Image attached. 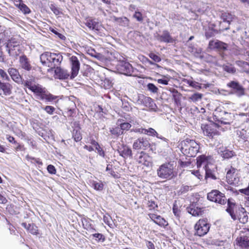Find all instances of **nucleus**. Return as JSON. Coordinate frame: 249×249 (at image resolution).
Wrapping results in <instances>:
<instances>
[{
    "label": "nucleus",
    "mask_w": 249,
    "mask_h": 249,
    "mask_svg": "<svg viewBox=\"0 0 249 249\" xmlns=\"http://www.w3.org/2000/svg\"><path fill=\"white\" fill-rule=\"evenodd\" d=\"M113 19L120 25L124 27H128L129 24V19L126 17L117 18L113 17Z\"/></svg>",
    "instance_id": "cd10ccee"
},
{
    "label": "nucleus",
    "mask_w": 249,
    "mask_h": 249,
    "mask_svg": "<svg viewBox=\"0 0 249 249\" xmlns=\"http://www.w3.org/2000/svg\"><path fill=\"white\" fill-rule=\"evenodd\" d=\"M133 17L139 22H142L143 20L142 14L139 11H135Z\"/></svg>",
    "instance_id": "49530a36"
},
{
    "label": "nucleus",
    "mask_w": 249,
    "mask_h": 249,
    "mask_svg": "<svg viewBox=\"0 0 249 249\" xmlns=\"http://www.w3.org/2000/svg\"><path fill=\"white\" fill-rule=\"evenodd\" d=\"M19 62L22 68L27 71H29L31 69L30 64L25 55H22L20 57Z\"/></svg>",
    "instance_id": "c85d7f7f"
},
{
    "label": "nucleus",
    "mask_w": 249,
    "mask_h": 249,
    "mask_svg": "<svg viewBox=\"0 0 249 249\" xmlns=\"http://www.w3.org/2000/svg\"><path fill=\"white\" fill-rule=\"evenodd\" d=\"M155 37L157 40L160 42L165 43H173L174 42V39L169 33L166 30L163 31L161 35L158 34Z\"/></svg>",
    "instance_id": "f3484780"
},
{
    "label": "nucleus",
    "mask_w": 249,
    "mask_h": 249,
    "mask_svg": "<svg viewBox=\"0 0 249 249\" xmlns=\"http://www.w3.org/2000/svg\"><path fill=\"white\" fill-rule=\"evenodd\" d=\"M218 127V125L215 123L203 125L201 126L204 134L210 138L219 135V132L217 130Z\"/></svg>",
    "instance_id": "6e6552de"
},
{
    "label": "nucleus",
    "mask_w": 249,
    "mask_h": 249,
    "mask_svg": "<svg viewBox=\"0 0 249 249\" xmlns=\"http://www.w3.org/2000/svg\"><path fill=\"white\" fill-rule=\"evenodd\" d=\"M199 148V144L195 140L186 139L181 142V151L188 157H195Z\"/></svg>",
    "instance_id": "f257e3e1"
},
{
    "label": "nucleus",
    "mask_w": 249,
    "mask_h": 249,
    "mask_svg": "<svg viewBox=\"0 0 249 249\" xmlns=\"http://www.w3.org/2000/svg\"><path fill=\"white\" fill-rule=\"evenodd\" d=\"M0 76L4 80L7 81H10V78L7 73L2 69H0Z\"/></svg>",
    "instance_id": "de8ad7c7"
},
{
    "label": "nucleus",
    "mask_w": 249,
    "mask_h": 249,
    "mask_svg": "<svg viewBox=\"0 0 249 249\" xmlns=\"http://www.w3.org/2000/svg\"><path fill=\"white\" fill-rule=\"evenodd\" d=\"M43 109L46 111V112L52 115L54 111H55V108L53 107V106H47L43 108Z\"/></svg>",
    "instance_id": "8fccbe9b"
},
{
    "label": "nucleus",
    "mask_w": 249,
    "mask_h": 249,
    "mask_svg": "<svg viewBox=\"0 0 249 249\" xmlns=\"http://www.w3.org/2000/svg\"><path fill=\"white\" fill-rule=\"evenodd\" d=\"M147 206L149 210H155V208H158L157 204L153 200H148L147 203Z\"/></svg>",
    "instance_id": "a18cd8bd"
},
{
    "label": "nucleus",
    "mask_w": 249,
    "mask_h": 249,
    "mask_svg": "<svg viewBox=\"0 0 249 249\" xmlns=\"http://www.w3.org/2000/svg\"><path fill=\"white\" fill-rule=\"evenodd\" d=\"M149 56L155 62H159L161 61L160 57L154 53H150Z\"/></svg>",
    "instance_id": "864d4df0"
},
{
    "label": "nucleus",
    "mask_w": 249,
    "mask_h": 249,
    "mask_svg": "<svg viewBox=\"0 0 249 249\" xmlns=\"http://www.w3.org/2000/svg\"><path fill=\"white\" fill-rule=\"evenodd\" d=\"M26 159L28 160L31 161L32 163H36L39 165L38 169L40 171L42 169V168H41L40 165H42V163L41 161L39 159L35 158L34 157H30L28 155L26 156Z\"/></svg>",
    "instance_id": "f704fd0d"
},
{
    "label": "nucleus",
    "mask_w": 249,
    "mask_h": 249,
    "mask_svg": "<svg viewBox=\"0 0 249 249\" xmlns=\"http://www.w3.org/2000/svg\"><path fill=\"white\" fill-rule=\"evenodd\" d=\"M214 36V31L213 29H209L205 32V36L208 39L213 36Z\"/></svg>",
    "instance_id": "4d7b16f0"
},
{
    "label": "nucleus",
    "mask_w": 249,
    "mask_h": 249,
    "mask_svg": "<svg viewBox=\"0 0 249 249\" xmlns=\"http://www.w3.org/2000/svg\"><path fill=\"white\" fill-rule=\"evenodd\" d=\"M159 177L162 179H170L174 175L173 172H157Z\"/></svg>",
    "instance_id": "473e14b6"
},
{
    "label": "nucleus",
    "mask_w": 249,
    "mask_h": 249,
    "mask_svg": "<svg viewBox=\"0 0 249 249\" xmlns=\"http://www.w3.org/2000/svg\"><path fill=\"white\" fill-rule=\"evenodd\" d=\"M234 172H227L226 178L229 180V183L230 184H234V180L232 179L231 176L233 175Z\"/></svg>",
    "instance_id": "6e6d98bb"
},
{
    "label": "nucleus",
    "mask_w": 249,
    "mask_h": 249,
    "mask_svg": "<svg viewBox=\"0 0 249 249\" xmlns=\"http://www.w3.org/2000/svg\"><path fill=\"white\" fill-rule=\"evenodd\" d=\"M144 134H146V135H149V136H156L157 138H159V134H158V133L156 132V131L152 128H149L148 129H145V130H144Z\"/></svg>",
    "instance_id": "58836bf2"
},
{
    "label": "nucleus",
    "mask_w": 249,
    "mask_h": 249,
    "mask_svg": "<svg viewBox=\"0 0 249 249\" xmlns=\"http://www.w3.org/2000/svg\"><path fill=\"white\" fill-rule=\"evenodd\" d=\"M58 97L51 93H46L45 100L48 102H52L55 100Z\"/></svg>",
    "instance_id": "603ef678"
},
{
    "label": "nucleus",
    "mask_w": 249,
    "mask_h": 249,
    "mask_svg": "<svg viewBox=\"0 0 249 249\" xmlns=\"http://www.w3.org/2000/svg\"><path fill=\"white\" fill-rule=\"evenodd\" d=\"M110 132L112 135L115 136H119L123 133L119 126L110 128Z\"/></svg>",
    "instance_id": "79ce46f5"
},
{
    "label": "nucleus",
    "mask_w": 249,
    "mask_h": 249,
    "mask_svg": "<svg viewBox=\"0 0 249 249\" xmlns=\"http://www.w3.org/2000/svg\"><path fill=\"white\" fill-rule=\"evenodd\" d=\"M147 88L149 90L152 92L153 93H157L158 90V88L152 83H149L147 85Z\"/></svg>",
    "instance_id": "09e8293b"
},
{
    "label": "nucleus",
    "mask_w": 249,
    "mask_h": 249,
    "mask_svg": "<svg viewBox=\"0 0 249 249\" xmlns=\"http://www.w3.org/2000/svg\"><path fill=\"white\" fill-rule=\"evenodd\" d=\"M50 58L52 63L51 68L53 69L58 67L63 60V56L60 53H52Z\"/></svg>",
    "instance_id": "6ab92c4d"
},
{
    "label": "nucleus",
    "mask_w": 249,
    "mask_h": 249,
    "mask_svg": "<svg viewBox=\"0 0 249 249\" xmlns=\"http://www.w3.org/2000/svg\"><path fill=\"white\" fill-rule=\"evenodd\" d=\"M50 9L54 13V14H55L56 15H58L60 13L57 7H56L54 5L52 4L50 6Z\"/></svg>",
    "instance_id": "680f3d73"
},
{
    "label": "nucleus",
    "mask_w": 249,
    "mask_h": 249,
    "mask_svg": "<svg viewBox=\"0 0 249 249\" xmlns=\"http://www.w3.org/2000/svg\"><path fill=\"white\" fill-rule=\"evenodd\" d=\"M54 76L55 78L59 79H66L71 77V75L67 70L62 69L60 67L56 68L54 71Z\"/></svg>",
    "instance_id": "a211bd4d"
},
{
    "label": "nucleus",
    "mask_w": 249,
    "mask_h": 249,
    "mask_svg": "<svg viewBox=\"0 0 249 249\" xmlns=\"http://www.w3.org/2000/svg\"><path fill=\"white\" fill-rule=\"evenodd\" d=\"M233 153L232 151L226 150L223 153V157L225 159H228L233 156Z\"/></svg>",
    "instance_id": "5fc2aeb1"
},
{
    "label": "nucleus",
    "mask_w": 249,
    "mask_h": 249,
    "mask_svg": "<svg viewBox=\"0 0 249 249\" xmlns=\"http://www.w3.org/2000/svg\"><path fill=\"white\" fill-rule=\"evenodd\" d=\"M117 71L126 75H131L133 68L131 65L125 61H119L116 66Z\"/></svg>",
    "instance_id": "423d86ee"
},
{
    "label": "nucleus",
    "mask_w": 249,
    "mask_h": 249,
    "mask_svg": "<svg viewBox=\"0 0 249 249\" xmlns=\"http://www.w3.org/2000/svg\"><path fill=\"white\" fill-rule=\"evenodd\" d=\"M42 89V88L39 86L34 85H31L29 89H30L32 91L34 92L35 94H36V93L39 92V91Z\"/></svg>",
    "instance_id": "3c124183"
},
{
    "label": "nucleus",
    "mask_w": 249,
    "mask_h": 249,
    "mask_svg": "<svg viewBox=\"0 0 249 249\" xmlns=\"http://www.w3.org/2000/svg\"><path fill=\"white\" fill-rule=\"evenodd\" d=\"M187 209L189 213L195 216L202 215L203 213V208L196 206L194 204L191 205Z\"/></svg>",
    "instance_id": "aec40b11"
},
{
    "label": "nucleus",
    "mask_w": 249,
    "mask_h": 249,
    "mask_svg": "<svg viewBox=\"0 0 249 249\" xmlns=\"http://www.w3.org/2000/svg\"><path fill=\"white\" fill-rule=\"evenodd\" d=\"M39 92L36 94L37 99L44 100H45L46 97V92L43 89H42L39 91Z\"/></svg>",
    "instance_id": "c03bdc74"
},
{
    "label": "nucleus",
    "mask_w": 249,
    "mask_h": 249,
    "mask_svg": "<svg viewBox=\"0 0 249 249\" xmlns=\"http://www.w3.org/2000/svg\"><path fill=\"white\" fill-rule=\"evenodd\" d=\"M177 166V162L174 160H170L162 164L157 171H173Z\"/></svg>",
    "instance_id": "dca6fc26"
},
{
    "label": "nucleus",
    "mask_w": 249,
    "mask_h": 249,
    "mask_svg": "<svg viewBox=\"0 0 249 249\" xmlns=\"http://www.w3.org/2000/svg\"><path fill=\"white\" fill-rule=\"evenodd\" d=\"M186 81L187 84L196 89H201V85L196 81L190 80H186Z\"/></svg>",
    "instance_id": "4c0bfd02"
},
{
    "label": "nucleus",
    "mask_w": 249,
    "mask_h": 249,
    "mask_svg": "<svg viewBox=\"0 0 249 249\" xmlns=\"http://www.w3.org/2000/svg\"><path fill=\"white\" fill-rule=\"evenodd\" d=\"M7 51L10 56L16 57L20 53V46L19 43L11 39L9 40L6 45Z\"/></svg>",
    "instance_id": "0eeeda50"
},
{
    "label": "nucleus",
    "mask_w": 249,
    "mask_h": 249,
    "mask_svg": "<svg viewBox=\"0 0 249 249\" xmlns=\"http://www.w3.org/2000/svg\"><path fill=\"white\" fill-rule=\"evenodd\" d=\"M122 107L125 111H129L131 110V107L129 103L125 100H122Z\"/></svg>",
    "instance_id": "a19ab883"
},
{
    "label": "nucleus",
    "mask_w": 249,
    "mask_h": 249,
    "mask_svg": "<svg viewBox=\"0 0 249 249\" xmlns=\"http://www.w3.org/2000/svg\"><path fill=\"white\" fill-rule=\"evenodd\" d=\"M85 24L90 29L95 30H99V24L95 19H88L86 20Z\"/></svg>",
    "instance_id": "bb28decb"
},
{
    "label": "nucleus",
    "mask_w": 249,
    "mask_h": 249,
    "mask_svg": "<svg viewBox=\"0 0 249 249\" xmlns=\"http://www.w3.org/2000/svg\"><path fill=\"white\" fill-rule=\"evenodd\" d=\"M223 68L225 71L229 73L233 74L236 71L235 68L231 64L224 65L223 66Z\"/></svg>",
    "instance_id": "72a5a7b5"
},
{
    "label": "nucleus",
    "mask_w": 249,
    "mask_h": 249,
    "mask_svg": "<svg viewBox=\"0 0 249 249\" xmlns=\"http://www.w3.org/2000/svg\"><path fill=\"white\" fill-rule=\"evenodd\" d=\"M208 158L205 155L198 156L196 159V164L197 168L203 166L206 172L211 171V170L208 167Z\"/></svg>",
    "instance_id": "2eb2a0df"
},
{
    "label": "nucleus",
    "mask_w": 249,
    "mask_h": 249,
    "mask_svg": "<svg viewBox=\"0 0 249 249\" xmlns=\"http://www.w3.org/2000/svg\"><path fill=\"white\" fill-rule=\"evenodd\" d=\"M18 8L25 14H29L31 12L28 7L24 3L22 4H19Z\"/></svg>",
    "instance_id": "37998d69"
},
{
    "label": "nucleus",
    "mask_w": 249,
    "mask_h": 249,
    "mask_svg": "<svg viewBox=\"0 0 249 249\" xmlns=\"http://www.w3.org/2000/svg\"><path fill=\"white\" fill-rule=\"evenodd\" d=\"M224 114L227 115V117H225V118H222L221 120L218 121L219 122H220L221 124H230V122L231 121V113H229L227 112H224Z\"/></svg>",
    "instance_id": "7c9ffc66"
},
{
    "label": "nucleus",
    "mask_w": 249,
    "mask_h": 249,
    "mask_svg": "<svg viewBox=\"0 0 249 249\" xmlns=\"http://www.w3.org/2000/svg\"><path fill=\"white\" fill-rule=\"evenodd\" d=\"M157 81L159 84H161L164 85H167L168 84V80L165 78L159 79H158Z\"/></svg>",
    "instance_id": "69168bd1"
},
{
    "label": "nucleus",
    "mask_w": 249,
    "mask_h": 249,
    "mask_svg": "<svg viewBox=\"0 0 249 249\" xmlns=\"http://www.w3.org/2000/svg\"><path fill=\"white\" fill-rule=\"evenodd\" d=\"M221 19L226 24V26H223V29H229L231 21L235 19L236 17L231 14V13L228 12L222 13L220 16Z\"/></svg>",
    "instance_id": "f8f14e48"
},
{
    "label": "nucleus",
    "mask_w": 249,
    "mask_h": 249,
    "mask_svg": "<svg viewBox=\"0 0 249 249\" xmlns=\"http://www.w3.org/2000/svg\"><path fill=\"white\" fill-rule=\"evenodd\" d=\"M238 219L241 223H246L248 221V216L247 213L239 214Z\"/></svg>",
    "instance_id": "ea45409f"
},
{
    "label": "nucleus",
    "mask_w": 249,
    "mask_h": 249,
    "mask_svg": "<svg viewBox=\"0 0 249 249\" xmlns=\"http://www.w3.org/2000/svg\"><path fill=\"white\" fill-rule=\"evenodd\" d=\"M208 178H211L213 179H216V177L212 174V172H205V179Z\"/></svg>",
    "instance_id": "338daca9"
},
{
    "label": "nucleus",
    "mask_w": 249,
    "mask_h": 249,
    "mask_svg": "<svg viewBox=\"0 0 249 249\" xmlns=\"http://www.w3.org/2000/svg\"><path fill=\"white\" fill-rule=\"evenodd\" d=\"M22 226L25 228L31 234L36 235L38 234V228L34 224H27L23 222L21 224Z\"/></svg>",
    "instance_id": "a878e982"
},
{
    "label": "nucleus",
    "mask_w": 249,
    "mask_h": 249,
    "mask_svg": "<svg viewBox=\"0 0 249 249\" xmlns=\"http://www.w3.org/2000/svg\"><path fill=\"white\" fill-rule=\"evenodd\" d=\"M91 184L92 186L94 188V189L97 191H102L104 188V184L103 183L99 181H91Z\"/></svg>",
    "instance_id": "2f4dec72"
},
{
    "label": "nucleus",
    "mask_w": 249,
    "mask_h": 249,
    "mask_svg": "<svg viewBox=\"0 0 249 249\" xmlns=\"http://www.w3.org/2000/svg\"><path fill=\"white\" fill-rule=\"evenodd\" d=\"M239 192L243 194L249 196V184L247 187L239 190Z\"/></svg>",
    "instance_id": "bf43d9fd"
},
{
    "label": "nucleus",
    "mask_w": 249,
    "mask_h": 249,
    "mask_svg": "<svg viewBox=\"0 0 249 249\" xmlns=\"http://www.w3.org/2000/svg\"><path fill=\"white\" fill-rule=\"evenodd\" d=\"M74 140L76 142H79L82 139V137L80 133H77L76 131V134L73 136Z\"/></svg>",
    "instance_id": "774afa93"
},
{
    "label": "nucleus",
    "mask_w": 249,
    "mask_h": 249,
    "mask_svg": "<svg viewBox=\"0 0 249 249\" xmlns=\"http://www.w3.org/2000/svg\"><path fill=\"white\" fill-rule=\"evenodd\" d=\"M92 236L95 237L98 241L102 240V241L103 242L105 241V238L103 235L101 233H95L93 234Z\"/></svg>",
    "instance_id": "13d9d810"
},
{
    "label": "nucleus",
    "mask_w": 249,
    "mask_h": 249,
    "mask_svg": "<svg viewBox=\"0 0 249 249\" xmlns=\"http://www.w3.org/2000/svg\"><path fill=\"white\" fill-rule=\"evenodd\" d=\"M136 102L138 104L143 105L148 107L151 110H156L157 108V107L153 99L143 94H139L138 95Z\"/></svg>",
    "instance_id": "39448f33"
},
{
    "label": "nucleus",
    "mask_w": 249,
    "mask_h": 249,
    "mask_svg": "<svg viewBox=\"0 0 249 249\" xmlns=\"http://www.w3.org/2000/svg\"><path fill=\"white\" fill-rule=\"evenodd\" d=\"M227 85L233 90V92L237 96L240 97L245 94L244 89L238 82L232 81L228 83Z\"/></svg>",
    "instance_id": "1a4fd4ad"
},
{
    "label": "nucleus",
    "mask_w": 249,
    "mask_h": 249,
    "mask_svg": "<svg viewBox=\"0 0 249 249\" xmlns=\"http://www.w3.org/2000/svg\"><path fill=\"white\" fill-rule=\"evenodd\" d=\"M117 151L119 155L124 159L131 158L132 157L131 149L128 146H123L120 147Z\"/></svg>",
    "instance_id": "393cba45"
},
{
    "label": "nucleus",
    "mask_w": 249,
    "mask_h": 249,
    "mask_svg": "<svg viewBox=\"0 0 249 249\" xmlns=\"http://www.w3.org/2000/svg\"><path fill=\"white\" fill-rule=\"evenodd\" d=\"M13 87L9 83L2 82L0 80V89L3 91L5 96L10 95L12 93Z\"/></svg>",
    "instance_id": "4be33fe9"
},
{
    "label": "nucleus",
    "mask_w": 249,
    "mask_h": 249,
    "mask_svg": "<svg viewBox=\"0 0 249 249\" xmlns=\"http://www.w3.org/2000/svg\"><path fill=\"white\" fill-rule=\"evenodd\" d=\"M203 94L200 93H195L190 96L188 98L189 101L194 103L197 102L201 100Z\"/></svg>",
    "instance_id": "c756f323"
},
{
    "label": "nucleus",
    "mask_w": 249,
    "mask_h": 249,
    "mask_svg": "<svg viewBox=\"0 0 249 249\" xmlns=\"http://www.w3.org/2000/svg\"><path fill=\"white\" fill-rule=\"evenodd\" d=\"M8 72L13 81L18 84L21 83V77L17 70L13 68H9Z\"/></svg>",
    "instance_id": "b1692460"
},
{
    "label": "nucleus",
    "mask_w": 249,
    "mask_h": 249,
    "mask_svg": "<svg viewBox=\"0 0 249 249\" xmlns=\"http://www.w3.org/2000/svg\"><path fill=\"white\" fill-rule=\"evenodd\" d=\"M144 142L145 141L143 139H139L134 142L133 147L135 149H139L141 148L142 145H144Z\"/></svg>",
    "instance_id": "e433bc0d"
},
{
    "label": "nucleus",
    "mask_w": 249,
    "mask_h": 249,
    "mask_svg": "<svg viewBox=\"0 0 249 249\" xmlns=\"http://www.w3.org/2000/svg\"><path fill=\"white\" fill-rule=\"evenodd\" d=\"M155 223L161 227H165L168 225V222L160 215H159Z\"/></svg>",
    "instance_id": "c9c22d12"
},
{
    "label": "nucleus",
    "mask_w": 249,
    "mask_h": 249,
    "mask_svg": "<svg viewBox=\"0 0 249 249\" xmlns=\"http://www.w3.org/2000/svg\"><path fill=\"white\" fill-rule=\"evenodd\" d=\"M137 156V160L139 163L147 167L151 165V158L145 152H141Z\"/></svg>",
    "instance_id": "ddd939ff"
},
{
    "label": "nucleus",
    "mask_w": 249,
    "mask_h": 249,
    "mask_svg": "<svg viewBox=\"0 0 249 249\" xmlns=\"http://www.w3.org/2000/svg\"><path fill=\"white\" fill-rule=\"evenodd\" d=\"M207 198L211 201L221 205L225 204L227 202V199L225 195L216 190H213L209 193L207 195Z\"/></svg>",
    "instance_id": "20e7f679"
},
{
    "label": "nucleus",
    "mask_w": 249,
    "mask_h": 249,
    "mask_svg": "<svg viewBox=\"0 0 249 249\" xmlns=\"http://www.w3.org/2000/svg\"><path fill=\"white\" fill-rule=\"evenodd\" d=\"M209 48L212 50L224 51L227 50L228 44L218 40H212L209 42Z\"/></svg>",
    "instance_id": "9b49d317"
},
{
    "label": "nucleus",
    "mask_w": 249,
    "mask_h": 249,
    "mask_svg": "<svg viewBox=\"0 0 249 249\" xmlns=\"http://www.w3.org/2000/svg\"><path fill=\"white\" fill-rule=\"evenodd\" d=\"M124 118L129 123L125 122L124 119H118L117 122V125L120 126V128L123 132L124 130H128L130 128L131 125L130 123H132V121L131 117L129 115H126Z\"/></svg>",
    "instance_id": "4468645a"
},
{
    "label": "nucleus",
    "mask_w": 249,
    "mask_h": 249,
    "mask_svg": "<svg viewBox=\"0 0 249 249\" xmlns=\"http://www.w3.org/2000/svg\"><path fill=\"white\" fill-rule=\"evenodd\" d=\"M95 149L97 150L98 153L101 157H104L105 156L104 151L103 150L102 148L100 146L99 144L95 147Z\"/></svg>",
    "instance_id": "052dcab7"
},
{
    "label": "nucleus",
    "mask_w": 249,
    "mask_h": 249,
    "mask_svg": "<svg viewBox=\"0 0 249 249\" xmlns=\"http://www.w3.org/2000/svg\"><path fill=\"white\" fill-rule=\"evenodd\" d=\"M71 64V79L76 77L78 74L80 69V63L77 57L72 56L70 58Z\"/></svg>",
    "instance_id": "9d476101"
},
{
    "label": "nucleus",
    "mask_w": 249,
    "mask_h": 249,
    "mask_svg": "<svg viewBox=\"0 0 249 249\" xmlns=\"http://www.w3.org/2000/svg\"><path fill=\"white\" fill-rule=\"evenodd\" d=\"M146 246L148 249H155L154 244L151 241H146Z\"/></svg>",
    "instance_id": "e2e57ef3"
},
{
    "label": "nucleus",
    "mask_w": 249,
    "mask_h": 249,
    "mask_svg": "<svg viewBox=\"0 0 249 249\" xmlns=\"http://www.w3.org/2000/svg\"><path fill=\"white\" fill-rule=\"evenodd\" d=\"M236 244L241 249H249V230L244 229L236 239Z\"/></svg>",
    "instance_id": "7ed1b4c3"
},
{
    "label": "nucleus",
    "mask_w": 249,
    "mask_h": 249,
    "mask_svg": "<svg viewBox=\"0 0 249 249\" xmlns=\"http://www.w3.org/2000/svg\"><path fill=\"white\" fill-rule=\"evenodd\" d=\"M111 218L109 216H104L103 220L104 222L108 225V226L110 225V220Z\"/></svg>",
    "instance_id": "0e129e2a"
},
{
    "label": "nucleus",
    "mask_w": 249,
    "mask_h": 249,
    "mask_svg": "<svg viewBox=\"0 0 249 249\" xmlns=\"http://www.w3.org/2000/svg\"><path fill=\"white\" fill-rule=\"evenodd\" d=\"M52 53L45 52L42 53L40 57V61L42 64L46 66L51 68L52 66L51 60L50 58L51 57Z\"/></svg>",
    "instance_id": "412c9836"
},
{
    "label": "nucleus",
    "mask_w": 249,
    "mask_h": 249,
    "mask_svg": "<svg viewBox=\"0 0 249 249\" xmlns=\"http://www.w3.org/2000/svg\"><path fill=\"white\" fill-rule=\"evenodd\" d=\"M228 207L226 211L230 214L231 218L235 220L237 218L236 215L234 213V208L235 205V203L233 199H229L227 201Z\"/></svg>",
    "instance_id": "5701e85b"
},
{
    "label": "nucleus",
    "mask_w": 249,
    "mask_h": 249,
    "mask_svg": "<svg viewBox=\"0 0 249 249\" xmlns=\"http://www.w3.org/2000/svg\"><path fill=\"white\" fill-rule=\"evenodd\" d=\"M210 228V225L206 219H200L194 226L195 235L199 236H204L208 233Z\"/></svg>",
    "instance_id": "f03ea898"
}]
</instances>
